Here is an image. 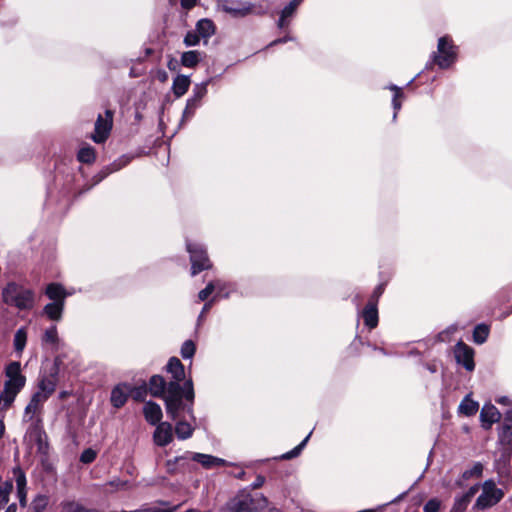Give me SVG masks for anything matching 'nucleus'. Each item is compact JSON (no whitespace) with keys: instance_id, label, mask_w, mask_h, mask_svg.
<instances>
[{"instance_id":"nucleus-3","label":"nucleus","mask_w":512,"mask_h":512,"mask_svg":"<svg viewBox=\"0 0 512 512\" xmlns=\"http://www.w3.org/2000/svg\"><path fill=\"white\" fill-rule=\"evenodd\" d=\"M384 290H361L353 298L358 315L362 317L365 327L372 330L378 326V303Z\"/></svg>"},{"instance_id":"nucleus-21","label":"nucleus","mask_w":512,"mask_h":512,"mask_svg":"<svg viewBox=\"0 0 512 512\" xmlns=\"http://www.w3.org/2000/svg\"><path fill=\"white\" fill-rule=\"evenodd\" d=\"M498 439L502 445L512 448V409L505 413L499 428Z\"/></svg>"},{"instance_id":"nucleus-53","label":"nucleus","mask_w":512,"mask_h":512,"mask_svg":"<svg viewBox=\"0 0 512 512\" xmlns=\"http://www.w3.org/2000/svg\"><path fill=\"white\" fill-rule=\"evenodd\" d=\"M47 399L44 398L43 394L40 392V391H36L35 393L32 394L31 396V399H30V403L35 407V408H38V406L45 402Z\"/></svg>"},{"instance_id":"nucleus-38","label":"nucleus","mask_w":512,"mask_h":512,"mask_svg":"<svg viewBox=\"0 0 512 512\" xmlns=\"http://www.w3.org/2000/svg\"><path fill=\"white\" fill-rule=\"evenodd\" d=\"M196 353V344L193 340H185L180 348V355L184 360H191Z\"/></svg>"},{"instance_id":"nucleus-31","label":"nucleus","mask_w":512,"mask_h":512,"mask_svg":"<svg viewBox=\"0 0 512 512\" xmlns=\"http://www.w3.org/2000/svg\"><path fill=\"white\" fill-rule=\"evenodd\" d=\"M212 78L207 79L201 83L195 84L192 90V94L189 97L190 99L202 103L203 98L207 95L208 89L207 86L211 83Z\"/></svg>"},{"instance_id":"nucleus-42","label":"nucleus","mask_w":512,"mask_h":512,"mask_svg":"<svg viewBox=\"0 0 512 512\" xmlns=\"http://www.w3.org/2000/svg\"><path fill=\"white\" fill-rule=\"evenodd\" d=\"M483 464L481 462H476L472 466V468L465 470L462 473V478L468 480L472 477H480L483 473Z\"/></svg>"},{"instance_id":"nucleus-59","label":"nucleus","mask_w":512,"mask_h":512,"mask_svg":"<svg viewBox=\"0 0 512 512\" xmlns=\"http://www.w3.org/2000/svg\"><path fill=\"white\" fill-rule=\"evenodd\" d=\"M191 459H186L184 461H181L180 463H177L179 468V473H185L187 471H190L191 465L189 463Z\"/></svg>"},{"instance_id":"nucleus-18","label":"nucleus","mask_w":512,"mask_h":512,"mask_svg":"<svg viewBox=\"0 0 512 512\" xmlns=\"http://www.w3.org/2000/svg\"><path fill=\"white\" fill-rule=\"evenodd\" d=\"M501 414L495 405L491 403H485L480 411V422L481 427L484 430L491 429L494 423L499 422Z\"/></svg>"},{"instance_id":"nucleus-29","label":"nucleus","mask_w":512,"mask_h":512,"mask_svg":"<svg viewBox=\"0 0 512 512\" xmlns=\"http://www.w3.org/2000/svg\"><path fill=\"white\" fill-rule=\"evenodd\" d=\"M296 9L294 7V4H287L282 10H281V13H280V17L277 21V27L279 29H284L286 28L289 24H290V21L292 19V17L294 16L295 12H296Z\"/></svg>"},{"instance_id":"nucleus-30","label":"nucleus","mask_w":512,"mask_h":512,"mask_svg":"<svg viewBox=\"0 0 512 512\" xmlns=\"http://www.w3.org/2000/svg\"><path fill=\"white\" fill-rule=\"evenodd\" d=\"M77 159L81 163H93L96 159L95 149L89 144L83 145L77 153Z\"/></svg>"},{"instance_id":"nucleus-41","label":"nucleus","mask_w":512,"mask_h":512,"mask_svg":"<svg viewBox=\"0 0 512 512\" xmlns=\"http://www.w3.org/2000/svg\"><path fill=\"white\" fill-rule=\"evenodd\" d=\"M48 505V499L45 495L38 494L31 503L32 512H43Z\"/></svg>"},{"instance_id":"nucleus-4","label":"nucleus","mask_w":512,"mask_h":512,"mask_svg":"<svg viewBox=\"0 0 512 512\" xmlns=\"http://www.w3.org/2000/svg\"><path fill=\"white\" fill-rule=\"evenodd\" d=\"M457 55L458 47L454 45L453 40L449 36H442L438 39L437 51L432 52L426 69L432 64H436L440 69H448L456 62Z\"/></svg>"},{"instance_id":"nucleus-20","label":"nucleus","mask_w":512,"mask_h":512,"mask_svg":"<svg viewBox=\"0 0 512 512\" xmlns=\"http://www.w3.org/2000/svg\"><path fill=\"white\" fill-rule=\"evenodd\" d=\"M143 415L145 420L152 426L162 422L163 412L161 406L153 400H148L144 403Z\"/></svg>"},{"instance_id":"nucleus-10","label":"nucleus","mask_w":512,"mask_h":512,"mask_svg":"<svg viewBox=\"0 0 512 512\" xmlns=\"http://www.w3.org/2000/svg\"><path fill=\"white\" fill-rule=\"evenodd\" d=\"M113 116L114 112L110 109H106L104 114L98 115L94 126V133L91 136L95 143L102 144L108 139L113 127Z\"/></svg>"},{"instance_id":"nucleus-12","label":"nucleus","mask_w":512,"mask_h":512,"mask_svg":"<svg viewBox=\"0 0 512 512\" xmlns=\"http://www.w3.org/2000/svg\"><path fill=\"white\" fill-rule=\"evenodd\" d=\"M475 351L468 344L459 340L454 346V357L458 365L462 366L466 371L472 372L475 369L474 361Z\"/></svg>"},{"instance_id":"nucleus-8","label":"nucleus","mask_w":512,"mask_h":512,"mask_svg":"<svg viewBox=\"0 0 512 512\" xmlns=\"http://www.w3.org/2000/svg\"><path fill=\"white\" fill-rule=\"evenodd\" d=\"M218 9L234 18H243L250 14L261 15L265 10L251 2L241 0H221L217 4Z\"/></svg>"},{"instance_id":"nucleus-44","label":"nucleus","mask_w":512,"mask_h":512,"mask_svg":"<svg viewBox=\"0 0 512 512\" xmlns=\"http://www.w3.org/2000/svg\"><path fill=\"white\" fill-rule=\"evenodd\" d=\"M97 458V451L89 447L82 451L79 457V461L83 464H91Z\"/></svg>"},{"instance_id":"nucleus-19","label":"nucleus","mask_w":512,"mask_h":512,"mask_svg":"<svg viewBox=\"0 0 512 512\" xmlns=\"http://www.w3.org/2000/svg\"><path fill=\"white\" fill-rule=\"evenodd\" d=\"M189 459L200 463L203 468L211 469L216 466H225L227 465V461L223 458H219L217 456L211 454H204L199 452H191L189 451Z\"/></svg>"},{"instance_id":"nucleus-39","label":"nucleus","mask_w":512,"mask_h":512,"mask_svg":"<svg viewBox=\"0 0 512 512\" xmlns=\"http://www.w3.org/2000/svg\"><path fill=\"white\" fill-rule=\"evenodd\" d=\"M12 473L15 477L16 489L27 490V478L24 470L19 465H17L13 467Z\"/></svg>"},{"instance_id":"nucleus-6","label":"nucleus","mask_w":512,"mask_h":512,"mask_svg":"<svg viewBox=\"0 0 512 512\" xmlns=\"http://www.w3.org/2000/svg\"><path fill=\"white\" fill-rule=\"evenodd\" d=\"M49 302L43 307V314L52 321L59 322L63 317L65 301L75 290H44Z\"/></svg>"},{"instance_id":"nucleus-63","label":"nucleus","mask_w":512,"mask_h":512,"mask_svg":"<svg viewBox=\"0 0 512 512\" xmlns=\"http://www.w3.org/2000/svg\"><path fill=\"white\" fill-rule=\"evenodd\" d=\"M197 3V0H181V6L184 9H191Z\"/></svg>"},{"instance_id":"nucleus-49","label":"nucleus","mask_w":512,"mask_h":512,"mask_svg":"<svg viewBox=\"0 0 512 512\" xmlns=\"http://www.w3.org/2000/svg\"><path fill=\"white\" fill-rule=\"evenodd\" d=\"M183 42L187 47L196 46L200 42V36L196 31H188L184 37Z\"/></svg>"},{"instance_id":"nucleus-15","label":"nucleus","mask_w":512,"mask_h":512,"mask_svg":"<svg viewBox=\"0 0 512 512\" xmlns=\"http://www.w3.org/2000/svg\"><path fill=\"white\" fill-rule=\"evenodd\" d=\"M131 158L129 156L123 155L110 163L109 165L103 167L96 175L93 176V183L90 185L87 190L91 189L93 186L99 184L103 181L108 175L111 173L117 172L130 162Z\"/></svg>"},{"instance_id":"nucleus-55","label":"nucleus","mask_w":512,"mask_h":512,"mask_svg":"<svg viewBox=\"0 0 512 512\" xmlns=\"http://www.w3.org/2000/svg\"><path fill=\"white\" fill-rule=\"evenodd\" d=\"M37 408H35L30 402L27 404V406L24 409V420L30 421L33 419L34 413L36 412Z\"/></svg>"},{"instance_id":"nucleus-60","label":"nucleus","mask_w":512,"mask_h":512,"mask_svg":"<svg viewBox=\"0 0 512 512\" xmlns=\"http://www.w3.org/2000/svg\"><path fill=\"white\" fill-rule=\"evenodd\" d=\"M13 487V481L11 479H8L0 487V490L4 491V493L10 494L13 491Z\"/></svg>"},{"instance_id":"nucleus-40","label":"nucleus","mask_w":512,"mask_h":512,"mask_svg":"<svg viewBox=\"0 0 512 512\" xmlns=\"http://www.w3.org/2000/svg\"><path fill=\"white\" fill-rule=\"evenodd\" d=\"M42 341L45 343L53 344V345L58 344L59 337H58L57 327L55 325H52L45 330L43 337H42Z\"/></svg>"},{"instance_id":"nucleus-23","label":"nucleus","mask_w":512,"mask_h":512,"mask_svg":"<svg viewBox=\"0 0 512 512\" xmlns=\"http://www.w3.org/2000/svg\"><path fill=\"white\" fill-rule=\"evenodd\" d=\"M479 409V403L471 398L470 394H467L460 402L458 412L467 417L474 416Z\"/></svg>"},{"instance_id":"nucleus-64","label":"nucleus","mask_w":512,"mask_h":512,"mask_svg":"<svg viewBox=\"0 0 512 512\" xmlns=\"http://www.w3.org/2000/svg\"><path fill=\"white\" fill-rule=\"evenodd\" d=\"M215 304V298H210L208 301H206L203 305V308H202V313H206L207 311H209L212 306Z\"/></svg>"},{"instance_id":"nucleus-11","label":"nucleus","mask_w":512,"mask_h":512,"mask_svg":"<svg viewBox=\"0 0 512 512\" xmlns=\"http://www.w3.org/2000/svg\"><path fill=\"white\" fill-rule=\"evenodd\" d=\"M4 372L7 378L4 382V387L20 392L26 384V377L21 373V363L19 361H11L6 365Z\"/></svg>"},{"instance_id":"nucleus-33","label":"nucleus","mask_w":512,"mask_h":512,"mask_svg":"<svg viewBox=\"0 0 512 512\" xmlns=\"http://www.w3.org/2000/svg\"><path fill=\"white\" fill-rule=\"evenodd\" d=\"M201 106H202V103H199L197 101H194V100L188 98L186 101V106L182 113L181 124H183L184 122L190 121L194 117L197 109H199Z\"/></svg>"},{"instance_id":"nucleus-47","label":"nucleus","mask_w":512,"mask_h":512,"mask_svg":"<svg viewBox=\"0 0 512 512\" xmlns=\"http://www.w3.org/2000/svg\"><path fill=\"white\" fill-rule=\"evenodd\" d=\"M423 477V474L420 475V477L410 486V488H408L406 491L400 493L398 496H396L394 499H392L391 501L385 503V504H382V505H379L378 506V509H383L384 507L390 505V504H395V503H398L400 502L401 500H403L408 494L409 492L415 487V485L417 484V482L419 480H421V478Z\"/></svg>"},{"instance_id":"nucleus-51","label":"nucleus","mask_w":512,"mask_h":512,"mask_svg":"<svg viewBox=\"0 0 512 512\" xmlns=\"http://www.w3.org/2000/svg\"><path fill=\"white\" fill-rule=\"evenodd\" d=\"M232 292H238V290H216L212 293L211 298H215V303L228 299L231 297Z\"/></svg>"},{"instance_id":"nucleus-35","label":"nucleus","mask_w":512,"mask_h":512,"mask_svg":"<svg viewBox=\"0 0 512 512\" xmlns=\"http://www.w3.org/2000/svg\"><path fill=\"white\" fill-rule=\"evenodd\" d=\"M189 451H186L184 454L180 456H176L173 459H168L165 462L166 471L169 475H175L179 473V468L177 463H180L181 461H184L186 459H189Z\"/></svg>"},{"instance_id":"nucleus-50","label":"nucleus","mask_w":512,"mask_h":512,"mask_svg":"<svg viewBox=\"0 0 512 512\" xmlns=\"http://www.w3.org/2000/svg\"><path fill=\"white\" fill-rule=\"evenodd\" d=\"M403 98H404V94H402V95L393 94V97H392V107L394 110L393 117H392L393 121H396V119H397L398 112L400 111V109L402 107L401 99H403Z\"/></svg>"},{"instance_id":"nucleus-61","label":"nucleus","mask_w":512,"mask_h":512,"mask_svg":"<svg viewBox=\"0 0 512 512\" xmlns=\"http://www.w3.org/2000/svg\"><path fill=\"white\" fill-rule=\"evenodd\" d=\"M10 494L0 490V510L9 502Z\"/></svg>"},{"instance_id":"nucleus-46","label":"nucleus","mask_w":512,"mask_h":512,"mask_svg":"<svg viewBox=\"0 0 512 512\" xmlns=\"http://www.w3.org/2000/svg\"><path fill=\"white\" fill-rule=\"evenodd\" d=\"M442 508V501L437 497L430 498L423 506V512H439Z\"/></svg>"},{"instance_id":"nucleus-9","label":"nucleus","mask_w":512,"mask_h":512,"mask_svg":"<svg viewBox=\"0 0 512 512\" xmlns=\"http://www.w3.org/2000/svg\"><path fill=\"white\" fill-rule=\"evenodd\" d=\"M2 299L19 310H28L34 305V290H2Z\"/></svg>"},{"instance_id":"nucleus-25","label":"nucleus","mask_w":512,"mask_h":512,"mask_svg":"<svg viewBox=\"0 0 512 512\" xmlns=\"http://www.w3.org/2000/svg\"><path fill=\"white\" fill-rule=\"evenodd\" d=\"M490 334V326L484 322L478 323L473 328L472 332V340L475 344L481 345L484 344Z\"/></svg>"},{"instance_id":"nucleus-56","label":"nucleus","mask_w":512,"mask_h":512,"mask_svg":"<svg viewBox=\"0 0 512 512\" xmlns=\"http://www.w3.org/2000/svg\"><path fill=\"white\" fill-rule=\"evenodd\" d=\"M180 505H174L171 507H168L166 509L158 508V507H150L143 509V512H175Z\"/></svg>"},{"instance_id":"nucleus-62","label":"nucleus","mask_w":512,"mask_h":512,"mask_svg":"<svg viewBox=\"0 0 512 512\" xmlns=\"http://www.w3.org/2000/svg\"><path fill=\"white\" fill-rule=\"evenodd\" d=\"M293 40H294V38H293V37H291V36H289V35H286V36H284V37H282V38H278V39H276V40L272 41V42L269 44V46H274V45H277V44H283V43H286V42H288V41H293Z\"/></svg>"},{"instance_id":"nucleus-28","label":"nucleus","mask_w":512,"mask_h":512,"mask_svg":"<svg viewBox=\"0 0 512 512\" xmlns=\"http://www.w3.org/2000/svg\"><path fill=\"white\" fill-rule=\"evenodd\" d=\"M311 434H312V431H310L308 433V435L297 446H295L290 451H288L278 457H274V460H290V459L298 457L302 453L303 449L306 447V445L311 437Z\"/></svg>"},{"instance_id":"nucleus-24","label":"nucleus","mask_w":512,"mask_h":512,"mask_svg":"<svg viewBox=\"0 0 512 512\" xmlns=\"http://www.w3.org/2000/svg\"><path fill=\"white\" fill-rule=\"evenodd\" d=\"M190 77L187 75H178L173 79L172 91L174 95L179 98L183 96L189 89Z\"/></svg>"},{"instance_id":"nucleus-26","label":"nucleus","mask_w":512,"mask_h":512,"mask_svg":"<svg viewBox=\"0 0 512 512\" xmlns=\"http://www.w3.org/2000/svg\"><path fill=\"white\" fill-rule=\"evenodd\" d=\"M202 59V53L197 50H190L183 52L180 58V62L184 67L194 68Z\"/></svg>"},{"instance_id":"nucleus-48","label":"nucleus","mask_w":512,"mask_h":512,"mask_svg":"<svg viewBox=\"0 0 512 512\" xmlns=\"http://www.w3.org/2000/svg\"><path fill=\"white\" fill-rule=\"evenodd\" d=\"M469 502L464 500L460 495H456L454 503L449 512H465Z\"/></svg>"},{"instance_id":"nucleus-45","label":"nucleus","mask_w":512,"mask_h":512,"mask_svg":"<svg viewBox=\"0 0 512 512\" xmlns=\"http://www.w3.org/2000/svg\"><path fill=\"white\" fill-rule=\"evenodd\" d=\"M253 502H254V506H253L254 512H259V511L264 510L265 508H267V506L269 504L268 498L262 493H259V494H256L255 496H253Z\"/></svg>"},{"instance_id":"nucleus-36","label":"nucleus","mask_w":512,"mask_h":512,"mask_svg":"<svg viewBox=\"0 0 512 512\" xmlns=\"http://www.w3.org/2000/svg\"><path fill=\"white\" fill-rule=\"evenodd\" d=\"M38 388V391L43 394L44 398L48 399L54 393L56 383L47 377H42L38 382Z\"/></svg>"},{"instance_id":"nucleus-43","label":"nucleus","mask_w":512,"mask_h":512,"mask_svg":"<svg viewBox=\"0 0 512 512\" xmlns=\"http://www.w3.org/2000/svg\"><path fill=\"white\" fill-rule=\"evenodd\" d=\"M458 329L457 324L453 323L446 327L444 330L436 335L437 342H447L450 340V335L454 334Z\"/></svg>"},{"instance_id":"nucleus-7","label":"nucleus","mask_w":512,"mask_h":512,"mask_svg":"<svg viewBox=\"0 0 512 512\" xmlns=\"http://www.w3.org/2000/svg\"><path fill=\"white\" fill-rule=\"evenodd\" d=\"M186 250L189 253L191 262V273L196 275L203 270L212 267V263L208 257L207 249L204 244L186 239Z\"/></svg>"},{"instance_id":"nucleus-22","label":"nucleus","mask_w":512,"mask_h":512,"mask_svg":"<svg viewBox=\"0 0 512 512\" xmlns=\"http://www.w3.org/2000/svg\"><path fill=\"white\" fill-rule=\"evenodd\" d=\"M189 419H191V418L189 417ZM193 424H196V421L195 422L193 420H190V422L185 421V420L176 421L174 431H175V435H176L177 439L178 440H187V439L191 438L195 431V426Z\"/></svg>"},{"instance_id":"nucleus-16","label":"nucleus","mask_w":512,"mask_h":512,"mask_svg":"<svg viewBox=\"0 0 512 512\" xmlns=\"http://www.w3.org/2000/svg\"><path fill=\"white\" fill-rule=\"evenodd\" d=\"M153 432V442L159 447L169 445L173 440V426L170 422H160L155 425Z\"/></svg>"},{"instance_id":"nucleus-57","label":"nucleus","mask_w":512,"mask_h":512,"mask_svg":"<svg viewBox=\"0 0 512 512\" xmlns=\"http://www.w3.org/2000/svg\"><path fill=\"white\" fill-rule=\"evenodd\" d=\"M216 290H199V293H198V301L199 302H206L208 301L211 296H212V293L215 292Z\"/></svg>"},{"instance_id":"nucleus-17","label":"nucleus","mask_w":512,"mask_h":512,"mask_svg":"<svg viewBox=\"0 0 512 512\" xmlns=\"http://www.w3.org/2000/svg\"><path fill=\"white\" fill-rule=\"evenodd\" d=\"M130 393H131V390H130L129 383L120 382V383L116 384L112 388L111 394H110L111 405L116 409L122 408L126 404L128 398L130 397Z\"/></svg>"},{"instance_id":"nucleus-32","label":"nucleus","mask_w":512,"mask_h":512,"mask_svg":"<svg viewBox=\"0 0 512 512\" xmlns=\"http://www.w3.org/2000/svg\"><path fill=\"white\" fill-rule=\"evenodd\" d=\"M130 390V396L133 398L134 401L144 403L146 402V397L149 394V390L147 387V383L145 381H143L138 386L130 385Z\"/></svg>"},{"instance_id":"nucleus-27","label":"nucleus","mask_w":512,"mask_h":512,"mask_svg":"<svg viewBox=\"0 0 512 512\" xmlns=\"http://www.w3.org/2000/svg\"><path fill=\"white\" fill-rule=\"evenodd\" d=\"M196 32L199 34L200 37L207 39L214 35L215 25L213 21L210 19H200L196 24Z\"/></svg>"},{"instance_id":"nucleus-37","label":"nucleus","mask_w":512,"mask_h":512,"mask_svg":"<svg viewBox=\"0 0 512 512\" xmlns=\"http://www.w3.org/2000/svg\"><path fill=\"white\" fill-rule=\"evenodd\" d=\"M27 342V332L24 327L19 328L15 334L13 339V345L16 352H22L26 346Z\"/></svg>"},{"instance_id":"nucleus-14","label":"nucleus","mask_w":512,"mask_h":512,"mask_svg":"<svg viewBox=\"0 0 512 512\" xmlns=\"http://www.w3.org/2000/svg\"><path fill=\"white\" fill-rule=\"evenodd\" d=\"M253 495L245 490L237 493L228 506L229 512H254Z\"/></svg>"},{"instance_id":"nucleus-54","label":"nucleus","mask_w":512,"mask_h":512,"mask_svg":"<svg viewBox=\"0 0 512 512\" xmlns=\"http://www.w3.org/2000/svg\"><path fill=\"white\" fill-rule=\"evenodd\" d=\"M266 478L262 474H258L256 479L249 485V488L252 490L259 489L264 485Z\"/></svg>"},{"instance_id":"nucleus-2","label":"nucleus","mask_w":512,"mask_h":512,"mask_svg":"<svg viewBox=\"0 0 512 512\" xmlns=\"http://www.w3.org/2000/svg\"><path fill=\"white\" fill-rule=\"evenodd\" d=\"M163 370L171 376L169 380L171 397L175 395V392H179L183 401L194 408L195 389L193 379L191 377L186 378L185 366L180 359L176 356L170 357Z\"/></svg>"},{"instance_id":"nucleus-5","label":"nucleus","mask_w":512,"mask_h":512,"mask_svg":"<svg viewBox=\"0 0 512 512\" xmlns=\"http://www.w3.org/2000/svg\"><path fill=\"white\" fill-rule=\"evenodd\" d=\"M482 493L472 506L473 511H484L497 505L505 495L503 489L496 487L494 479L490 478L480 484Z\"/></svg>"},{"instance_id":"nucleus-52","label":"nucleus","mask_w":512,"mask_h":512,"mask_svg":"<svg viewBox=\"0 0 512 512\" xmlns=\"http://www.w3.org/2000/svg\"><path fill=\"white\" fill-rule=\"evenodd\" d=\"M479 488H480V484L476 483V484L472 485L471 487H469V489L465 493L461 494L460 496L464 500H466V501H468L470 503L471 499L479 491Z\"/></svg>"},{"instance_id":"nucleus-1","label":"nucleus","mask_w":512,"mask_h":512,"mask_svg":"<svg viewBox=\"0 0 512 512\" xmlns=\"http://www.w3.org/2000/svg\"><path fill=\"white\" fill-rule=\"evenodd\" d=\"M146 383L149 394L154 398L163 400L166 414L172 421H176L182 412L186 413L194 422L197 421L194 408L183 401L179 392H175V395L171 397L169 381L164 376L154 374Z\"/></svg>"},{"instance_id":"nucleus-58","label":"nucleus","mask_w":512,"mask_h":512,"mask_svg":"<svg viewBox=\"0 0 512 512\" xmlns=\"http://www.w3.org/2000/svg\"><path fill=\"white\" fill-rule=\"evenodd\" d=\"M17 497L20 506L25 507L27 505V490H17Z\"/></svg>"},{"instance_id":"nucleus-13","label":"nucleus","mask_w":512,"mask_h":512,"mask_svg":"<svg viewBox=\"0 0 512 512\" xmlns=\"http://www.w3.org/2000/svg\"><path fill=\"white\" fill-rule=\"evenodd\" d=\"M40 420L32 424L30 427L31 434L35 437V443L37 446V453L42 457V462L48 459L50 445L48 442V436L43 427L40 425Z\"/></svg>"},{"instance_id":"nucleus-34","label":"nucleus","mask_w":512,"mask_h":512,"mask_svg":"<svg viewBox=\"0 0 512 512\" xmlns=\"http://www.w3.org/2000/svg\"><path fill=\"white\" fill-rule=\"evenodd\" d=\"M18 393V391L4 387L3 390L0 392V406H2L1 408L8 409L15 401V398L18 395Z\"/></svg>"}]
</instances>
